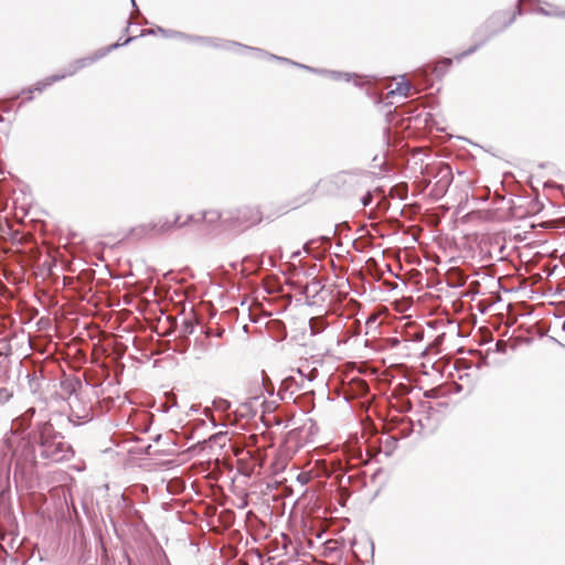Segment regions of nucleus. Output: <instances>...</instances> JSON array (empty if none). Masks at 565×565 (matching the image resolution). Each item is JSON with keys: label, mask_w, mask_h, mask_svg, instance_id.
<instances>
[{"label": "nucleus", "mask_w": 565, "mask_h": 565, "mask_svg": "<svg viewBox=\"0 0 565 565\" xmlns=\"http://www.w3.org/2000/svg\"><path fill=\"white\" fill-rule=\"evenodd\" d=\"M451 63H452L451 58H443L435 65L434 72L436 73L437 76H441L443 74H445L447 72V70L451 65Z\"/></svg>", "instance_id": "obj_14"}, {"label": "nucleus", "mask_w": 565, "mask_h": 565, "mask_svg": "<svg viewBox=\"0 0 565 565\" xmlns=\"http://www.w3.org/2000/svg\"><path fill=\"white\" fill-rule=\"evenodd\" d=\"M13 396V392L7 387H0V405L8 403Z\"/></svg>", "instance_id": "obj_17"}, {"label": "nucleus", "mask_w": 565, "mask_h": 565, "mask_svg": "<svg viewBox=\"0 0 565 565\" xmlns=\"http://www.w3.org/2000/svg\"><path fill=\"white\" fill-rule=\"evenodd\" d=\"M300 255H301V252L298 249V250H295V252H292V253H291L290 258H291V259H296V258H298Z\"/></svg>", "instance_id": "obj_23"}, {"label": "nucleus", "mask_w": 565, "mask_h": 565, "mask_svg": "<svg viewBox=\"0 0 565 565\" xmlns=\"http://www.w3.org/2000/svg\"><path fill=\"white\" fill-rule=\"evenodd\" d=\"M225 436H226V434L218 433V434L213 435V436L211 437V439H212L213 441H215V443H216L217 440H220V439H222V438H225Z\"/></svg>", "instance_id": "obj_22"}, {"label": "nucleus", "mask_w": 565, "mask_h": 565, "mask_svg": "<svg viewBox=\"0 0 565 565\" xmlns=\"http://www.w3.org/2000/svg\"><path fill=\"white\" fill-rule=\"evenodd\" d=\"M67 404L70 406L68 419L75 425L90 422L94 417L93 406L87 392L83 391L79 382L68 384Z\"/></svg>", "instance_id": "obj_2"}, {"label": "nucleus", "mask_w": 565, "mask_h": 565, "mask_svg": "<svg viewBox=\"0 0 565 565\" xmlns=\"http://www.w3.org/2000/svg\"><path fill=\"white\" fill-rule=\"evenodd\" d=\"M535 11L537 13L546 15V17H561V18H565V11L558 10L556 8H553L551 10H546L543 7H539Z\"/></svg>", "instance_id": "obj_15"}, {"label": "nucleus", "mask_w": 565, "mask_h": 565, "mask_svg": "<svg viewBox=\"0 0 565 565\" xmlns=\"http://www.w3.org/2000/svg\"><path fill=\"white\" fill-rule=\"evenodd\" d=\"M41 456L53 462H61L73 457L74 451L60 433L50 423L43 424L40 430Z\"/></svg>", "instance_id": "obj_1"}, {"label": "nucleus", "mask_w": 565, "mask_h": 565, "mask_svg": "<svg viewBox=\"0 0 565 565\" xmlns=\"http://www.w3.org/2000/svg\"><path fill=\"white\" fill-rule=\"evenodd\" d=\"M249 49V52H252L257 58H264V57H268V58H271V60H278V61H281V62H286V63H290V64H294L296 66H299V67H302V68H306L310 72H315V73H319V74H322V75H328L330 76L332 79L334 81H345V82H350L352 78H354V84L356 86H361L363 84L362 82V77L355 75V74H350V73H342V72H337V71H327V70H316V68H312L310 66H307V65H302V64H299V63H295L286 57H280V56H277V55H274V54H270L262 49H257V47H248Z\"/></svg>", "instance_id": "obj_6"}, {"label": "nucleus", "mask_w": 565, "mask_h": 565, "mask_svg": "<svg viewBox=\"0 0 565 565\" xmlns=\"http://www.w3.org/2000/svg\"><path fill=\"white\" fill-rule=\"evenodd\" d=\"M157 33L161 34L164 38L183 39V40H186V41L200 43L202 45L223 47L225 50H234L235 49L237 52H242V51H248L249 52V49H248L249 46L243 45V44L234 42V41H223V42H221L220 40H216V39L205 38V36L188 35L185 33H182V32H179V31L167 30V29H163L161 26H158L157 29H149V30L142 31V35L143 34H157Z\"/></svg>", "instance_id": "obj_5"}, {"label": "nucleus", "mask_w": 565, "mask_h": 565, "mask_svg": "<svg viewBox=\"0 0 565 565\" xmlns=\"http://www.w3.org/2000/svg\"><path fill=\"white\" fill-rule=\"evenodd\" d=\"M563 329L565 330V322H564V324H563Z\"/></svg>", "instance_id": "obj_28"}, {"label": "nucleus", "mask_w": 565, "mask_h": 565, "mask_svg": "<svg viewBox=\"0 0 565 565\" xmlns=\"http://www.w3.org/2000/svg\"><path fill=\"white\" fill-rule=\"evenodd\" d=\"M135 38L130 36L128 38L127 40H125L122 43L120 42H116L107 47H104V49H100L98 50L97 52H95L93 55L90 56H87V57H82V58H78L76 61H74L73 63H71L65 73L63 74H55V75H52L47 78H45L44 81L42 82H39L35 87H34V90H38L39 93L43 92L44 88L49 87L50 85H52L53 83L57 82V81H61L63 78H65L66 76H72L74 75L76 72H78L79 70L97 62L98 60L103 58L104 56H106L108 53H110L113 50H116L120 46H124V45H127L129 42H131Z\"/></svg>", "instance_id": "obj_3"}, {"label": "nucleus", "mask_w": 565, "mask_h": 565, "mask_svg": "<svg viewBox=\"0 0 565 565\" xmlns=\"http://www.w3.org/2000/svg\"><path fill=\"white\" fill-rule=\"evenodd\" d=\"M262 377H263V385H264V388L266 390V392L269 394V395H273L274 394V385L270 383L268 376L263 372L262 373Z\"/></svg>", "instance_id": "obj_18"}, {"label": "nucleus", "mask_w": 565, "mask_h": 565, "mask_svg": "<svg viewBox=\"0 0 565 565\" xmlns=\"http://www.w3.org/2000/svg\"><path fill=\"white\" fill-rule=\"evenodd\" d=\"M221 217L222 214L218 211H206L202 214V218L210 224L217 222Z\"/></svg>", "instance_id": "obj_16"}, {"label": "nucleus", "mask_w": 565, "mask_h": 565, "mask_svg": "<svg viewBox=\"0 0 565 565\" xmlns=\"http://www.w3.org/2000/svg\"><path fill=\"white\" fill-rule=\"evenodd\" d=\"M297 482H299L301 486H305L307 484L309 481H310V476L309 473H306V472H301L297 476L296 478Z\"/></svg>", "instance_id": "obj_20"}, {"label": "nucleus", "mask_w": 565, "mask_h": 565, "mask_svg": "<svg viewBox=\"0 0 565 565\" xmlns=\"http://www.w3.org/2000/svg\"><path fill=\"white\" fill-rule=\"evenodd\" d=\"M222 333H223V331H221V332H216V335H217V337H221V335H222Z\"/></svg>", "instance_id": "obj_26"}, {"label": "nucleus", "mask_w": 565, "mask_h": 565, "mask_svg": "<svg viewBox=\"0 0 565 565\" xmlns=\"http://www.w3.org/2000/svg\"><path fill=\"white\" fill-rule=\"evenodd\" d=\"M328 327V322L323 316L312 317L309 320V329L312 335L321 333Z\"/></svg>", "instance_id": "obj_11"}, {"label": "nucleus", "mask_w": 565, "mask_h": 565, "mask_svg": "<svg viewBox=\"0 0 565 565\" xmlns=\"http://www.w3.org/2000/svg\"><path fill=\"white\" fill-rule=\"evenodd\" d=\"M303 250L307 253H310V242H308L303 245Z\"/></svg>", "instance_id": "obj_24"}, {"label": "nucleus", "mask_w": 565, "mask_h": 565, "mask_svg": "<svg viewBox=\"0 0 565 565\" xmlns=\"http://www.w3.org/2000/svg\"><path fill=\"white\" fill-rule=\"evenodd\" d=\"M516 14H521L520 6L518 7V12H515L511 15H509V13L505 11H499V12L493 13L486 21L482 29H480L478 31V34L481 32L484 33L483 39L479 43H476L475 45L470 46L468 50H466L462 53H460L459 55H457L456 57L458 60H461L462 57L469 56L472 53H475L480 46H482L493 35L505 30L509 25H511L514 22Z\"/></svg>", "instance_id": "obj_4"}, {"label": "nucleus", "mask_w": 565, "mask_h": 565, "mask_svg": "<svg viewBox=\"0 0 565 565\" xmlns=\"http://www.w3.org/2000/svg\"><path fill=\"white\" fill-rule=\"evenodd\" d=\"M373 201V194L370 190L361 198V203L363 206H369Z\"/></svg>", "instance_id": "obj_19"}, {"label": "nucleus", "mask_w": 565, "mask_h": 565, "mask_svg": "<svg viewBox=\"0 0 565 565\" xmlns=\"http://www.w3.org/2000/svg\"><path fill=\"white\" fill-rule=\"evenodd\" d=\"M315 273H316V265H313L312 267L308 268L307 271H306V275L307 277H316L315 276Z\"/></svg>", "instance_id": "obj_21"}, {"label": "nucleus", "mask_w": 565, "mask_h": 565, "mask_svg": "<svg viewBox=\"0 0 565 565\" xmlns=\"http://www.w3.org/2000/svg\"><path fill=\"white\" fill-rule=\"evenodd\" d=\"M180 217L177 216L173 222L169 220H159L158 222H150L147 224H140L131 230V235L137 238L148 236L151 234L164 233L173 227H182L189 222L193 221V215H189L186 221L179 223Z\"/></svg>", "instance_id": "obj_7"}, {"label": "nucleus", "mask_w": 565, "mask_h": 565, "mask_svg": "<svg viewBox=\"0 0 565 565\" xmlns=\"http://www.w3.org/2000/svg\"><path fill=\"white\" fill-rule=\"evenodd\" d=\"M371 180V173L365 170L340 171L334 175V182L348 186H363Z\"/></svg>", "instance_id": "obj_8"}, {"label": "nucleus", "mask_w": 565, "mask_h": 565, "mask_svg": "<svg viewBox=\"0 0 565 565\" xmlns=\"http://www.w3.org/2000/svg\"><path fill=\"white\" fill-rule=\"evenodd\" d=\"M324 288V284L318 277H312L311 280L306 285L302 294L306 297L316 298Z\"/></svg>", "instance_id": "obj_10"}, {"label": "nucleus", "mask_w": 565, "mask_h": 565, "mask_svg": "<svg viewBox=\"0 0 565 565\" xmlns=\"http://www.w3.org/2000/svg\"><path fill=\"white\" fill-rule=\"evenodd\" d=\"M412 88L413 87L409 82H401V83H397L396 88L392 89L388 94L392 96L399 95L403 97H407L409 95Z\"/></svg>", "instance_id": "obj_12"}, {"label": "nucleus", "mask_w": 565, "mask_h": 565, "mask_svg": "<svg viewBox=\"0 0 565 565\" xmlns=\"http://www.w3.org/2000/svg\"><path fill=\"white\" fill-rule=\"evenodd\" d=\"M131 3H132V6H134V7H136V2H135V0H131Z\"/></svg>", "instance_id": "obj_27"}, {"label": "nucleus", "mask_w": 565, "mask_h": 565, "mask_svg": "<svg viewBox=\"0 0 565 565\" xmlns=\"http://www.w3.org/2000/svg\"><path fill=\"white\" fill-rule=\"evenodd\" d=\"M290 268H296L294 264H288Z\"/></svg>", "instance_id": "obj_25"}, {"label": "nucleus", "mask_w": 565, "mask_h": 565, "mask_svg": "<svg viewBox=\"0 0 565 565\" xmlns=\"http://www.w3.org/2000/svg\"><path fill=\"white\" fill-rule=\"evenodd\" d=\"M233 220L238 225L249 226V225L256 224L260 221V212L255 206L244 205V206L238 207L235 211V215L233 216Z\"/></svg>", "instance_id": "obj_9"}, {"label": "nucleus", "mask_w": 565, "mask_h": 565, "mask_svg": "<svg viewBox=\"0 0 565 565\" xmlns=\"http://www.w3.org/2000/svg\"><path fill=\"white\" fill-rule=\"evenodd\" d=\"M397 443L398 439L393 436H387L384 440H381V444L384 447V452L387 457L396 449Z\"/></svg>", "instance_id": "obj_13"}]
</instances>
